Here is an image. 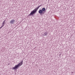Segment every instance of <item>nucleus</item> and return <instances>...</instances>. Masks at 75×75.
I'll use <instances>...</instances> for the list:
<instances>
[{"label": "nucleus", "instance_id": "nucleus-1", "mask_svg": "<svg viewBox=\"0 0 75 75\" xmlns=\"http://www.w3.org/2000/svg\"><path fill=\"white\" fill-rule=\"evenodd\" d=\"M41 6V5H40L39 6H38L37 8H36L35 9L33 10L28 15V16L30 17V16H33L34 14H35L36 13H37V10L38 9V8L40 7Z\"/></svg>", "mask_w": 75, "mask_h": 75}, {"label": "nucleus", "instance_id": "nucleus-2", "mask_svg": "<svg viewBox=\"0 0 75 75\" xmlns=\"http://www.w3.org/2000/svg\"><path fill=\"white\" fill-rule=\"evenodd\" d=\"M23 62V61L22 60L20 63H18V64L15 65L14 67H13V69H17V68H18L19 67H20V66L22 65Z\"/></svg>", "mask_w": 75, "mask_h": 75}, {"label": "nucleus", "instance_id": "nucleus-3", "mask_svg": "<svg viewBox=\"0 0 75 75\" xmlns=\"http://www.w3.org/2000/svg\"><path fill=\"white\" fill-rule=\"evenodd\" d=\"M38 13L39 14H40V15H44V14H45V12H43L42 10H40L39 11Z\"/></svg>", "mask_w": 75, "mask_h": 75}, {"label": "nucleus", "instance_id": "nucleus-4", "mask_svg": "<svg viewBox=\"0 0 75 75\" xmlns=\"http://www.w3.org/2000/svg\"><path fill=\"white\" fill-rule=\"evenodd\" d=\"M15 22V20H11L9 22V23L10 24H14V22Z\"/></svg>", "mask_w": 75, "mask_h": 75}, {"label": "nucleus", "instance_id": "nucleus-5", "mask_svg": "<svg viewBox=\"0 0 75 75\" xmlns=\"http://www.w3.org/2000/svg\"><path fill=\"white\" fill-rule=\"evenodd\" d=\"M5 21H6V20H4L3 21V23H2V27H4V24H6V22H5Z\"/></svg>", "mask_w": 75, "mask_h": 75}, {"label": "nucleus", "instance_id": "nucleus-6", "mask_svg": "<svg viewBox=\"0 0 75 75\" xmlns=\"http://www.w3.org/2000/svg\"><path fill=\"white\" fill-rule=\"evenodd\" d=\"M41 10L43 12H45V8H42Z\"/></svg>", "mask_w": 75, "mask_h": 75}, {"label": "nucleus", "instance_id": "nucleus-7", "mask_svg": "<svg viewBox=\"0 0 75 75\" xmlns=\"http://www.w3.org/2000/svg\"><path fill=\"white\" fill-rule=\"evenodd\" d=\"M47 34H48V32H46L44 33L43 34V35H45H45L46 36H47Z\"/></svg>", "mask_w": 75, "mask_h": 75}, {"label": "nucleus", "instance_id": "nucleus-8", "mask_svg": "<svg viewBox=\"0 0 75 75\" xmlns=\"http://www.w3.org/2000/svg\"><path fill=\"white\" fill-rule=\"evenodd\" d=\"M2 27V26H1V27H0V28H2V27Z\"/></svg>", "mask_w": 75, "mask_h": 75}]
</instances>
